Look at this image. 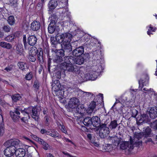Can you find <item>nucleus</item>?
I'll use <instances>...</instances> for the list:
<instances>
[{"label": "nucleus", "instance_id": "f257e3e1", "mask_svg": "<svg viewBox=\"0 0 157 157\" xmlns=\"http://www.w3.org/2000/svg\"><path fill=\"white\" fill-rule=\"evenodd\" d=\"M56 40L57 43L61 44L62 48L64 50L69 49V33H63L61 34H57L56 36Z\"/></svg>", "mask_w": 157, "mask_h": 157}, {"label": "nucleus", "instance_id": "f03ea898", "mask_svg": "<svg viewBox=\"0 0 157 157\" xmlns=\"http://www.w3.org/2000/svg\"><path fill=\"white\" fill-rule=\"evenodd\" d=\"M72 47L71 44L69 43V59L74 60L75 59V57L79 56H82L84 53V48L81 46L74 49L73 51Z\"/></svg>", "mask_w": 157, "mask_h": 157}, {"label": "nucleus", "instance_id": "7ed1b4c3", "mask_svg": "<svg viewBox=\"0 0 157 157\" xmlns=\"http://www.w3.org/2000/svg\"><path fill=\"white\" fill-rule=\"evenodd\" d=\"M25 35L23 36V41L25 49H26L28 45L27 43L30 46H33L35 45L37 43V39L35 35H29L27 38V42Z\"/></svg>", "mask_w": 157, "mask_h": 157}, {"label": "nucleus", "instance_id": "20e7f679", "mask_svg": "<svg viewBox=\"0 0 157 157\" xmlns=\"http://www.w3.org/2000/svg\"><path fill=\"white\" fill-rule=\"evenodd\" d=\"M21 144L19 140L12 139L6 141L4 143V145L6 147H12L15 150L17 148L20 147V146Z\"/></svg>", "mask_w": 157, "mask_h": 157}, {"label": "nucleus", "instance_id": "39448f33", "mask_svg": "<svg viewBox=\"0 0 157 157\" xmlns=\"http://www.w3.org/2000/svg\"><path fill=\"white\" fill-rule=\"evenodd\" d=\"M52 90L55 92L56 94H57V92L62 90V89H60L61 86L59 80H52Z\"/></svg>", "mask_w": 157, "mask_h": 157}, {"label": "nucleus", "instance_id": "423d86ee", "mask_svg": "<svg viewBox=\"0 0 157 157\" xmlns=\"http://www.w3.org/2000/svg\"><path fill=\"white\" fill-rule=\"evenodd\" d=\"M107 140L109 143L113 144L115 146H118L122 140L121 138H119L116 136L114 137L109 136Z\"/></svg>", "mask_w": 157, "mask_h": 157}, {"label": "nucleus", "instance_id": "0eeeda50", "mask_svg": "<svg viewBox=\"0 0 157 157\" xmlns=\"http://www.w3.org/2000/svg\"><path fill=\"white\" fill-rule=\"evenodd\" d=\"M64 62L60 64L61 68L64 71L65 74L68 73L69 56H65L63 58Z\"/></svg>", "mask_w": 157, "mask_h": 157}, {"label": "nucleus", "instance_id": "6e6552de", "mask_svg": "<svg viewBox=\"0 0 157 157\" xmlns=\"http://www.w3.org/2000/svg\"><path fill=\"white\" fill-rule=\"evenodd\" d=\"M31 136L33 140L38 141L39 144H42L43 145L42 147L45 150L48 149L49 147V145L47 143L44 141L43 140L39 138L33 134L31 135Z\"/></svg>", "mask_w": 157, "mask_h": 157}, {"label": "nucleus", "instance_id": "1a4fd4ad", "mask_svg": "<svg viewBox=\"0 0 157 157\" xmlns=\"http://www.w3.org/2000/svg\"><path fill=\"white\" fill-rule=\"evenodd\" d=\"M98 128L99 129V136L101 138L105 137L106 136L110 133L109 130L107 127L101 126Z\"/></svg>", "mask_w": 157, "mask_h": 157}, {"label": "nucleus", "instance_id": "9d476101", "mask_svg": "<svg viewBox=\"0 0 157 157\" xmlns=\"http://www.w3.org/2000/svg\"><path fill=\"white\" fill-rule=\"evenodd\" d=\"M136 121L138 125L142 124L143 123H149L150 119L148 115L146 113L141 114L140 118L138 119V118L136 119Z\"/></svg>", "mask_w": 157, "mask_h": 157}, {"label": "nucleus", "instance_id": "9b49d317", "mask_svg": "<svg viewBox=\"0 0 157 157\" xmlns=\"http://www.w3.org/2000/svg\"><path fill=\"white\" fill-rule=\"evenodd\" d=\"M82 56H83V57L85 58L84 60L85 59H88L90 61H91V59H95L96 58H99V55L97 54L95 52L89 53H85L83 54V55H82Z\"/></svg>", "mask_w": 157, "mask_h": 157}, {"label": "nucleus", "instance_id": "f8f14e48", "mask_svg": "<svg viewBox=\"0 0 157 157\" xmlns=\"http://www.w3.org/2000/svg\"><path fill=\"white\" fill-rule=\"evenodd\" d=\"M79 101L78 98H73L70 99L69 101V108L75 110V108L79 105Z\"/></svg>", "mask_w": 157, "mask_h": 157}, {"label": "nucleus", "instance_id": "ddd939ff", "mask_svg": "<svg viewBox=\"0 0 157 157\" xmlns=\"http://www.w3.org/2000/svg\"><path fill=\"white\" fill-rule=\"evenodd\" d=\"M92 125L98 128L101 126V122L100 118L98 116H94L92 117Z\"/></svg>", "mask_w": 157, "mask_h": 157}, {"label": "nucleus", "instance_id": "4468645a", "mask_svg": "<svg viewBox=\"0 0 157 157\" xmlns=\"http://www.w3.org/2000/svg\"><path fill=\"white\" fill-rule=\"evenodd\" d=\"M76 108V109L75 108V110L72 109L71 110H70V111L71 112L72 111V112H73V111H74L76 113H78L82 115L83 114L86 110V109L83 105H78Z\"/></svg>", "mask_w": 157, "mask_h": 157}, {"label": "nucleus", "instance_id": "2eb2a0df", "mask_svg": "<svg viewBox=\"0 0 157 157\" xmlns=\"http://www.w3.org/2000/svg\"><path fill=\"white\" fill-rule=\"evenodd\" d=\"M58 5L57 0H50L48 4L49 11H52Z\"/></svg>", "mask_w": 157, "mask_h": 157}, {"label": "nucleus", "instance_id": "dca6fc26", "mask_svg": "<svg viewBox=\"0 0 157 157\" xmlns=\"http://www.w3.org/2000/svg\"><path fill=\"white\" fill-rule=\"evenodd\" d=\"M6 147V148L4 151L5 155L8 157L13 156L15 153V150L12 147Z\"/></svg>", "mask_w": 157, "mask_h": 157}, {"label": "nucleus", "instance_id": "f3484780", "mask_svg": "<svg viewBox=\"0 0 157 157\" xmlns=\"http://www.w3.org/2000/svg\"><path fill=\"white\" fill-rule=\"evenodd\" d=\"M151 118L154 119L157 117V107H152L150 109L148 113Z\"/></svg>", "mask_w": 157, "mask_h": 157}, {"label": "nucleus", "instance_id": "a211bd4d", "mask_svg": "<svg viewBox=\"0 0 157 157\" xmlns=\"http://www.w3.org/2000/svg\"><path fill=\"white\" fill-rule=\"evenodd\" d=\"M40 24L39 21H34L31 24V29L33 31H37L40 29Z\"/></svg>", "mask_w": 157, "mask_h": 157}, {"label": "nucleus", "instance_id": "6ab92c4d", "mask_svg": "<svg viewBox=\"0 0 157 157\" xmlns=\"http://www.w3.org/2000/svg\"><path fill=\"white\" fill-rule=\"evenodd\" d=\"M15 153L17 157H24L25 155V151L23 148H17L15 150Z\"/></svg>", "mask_w": 157, "mask_h": 157}, {"label": "nucleus", "instance_id": "aec40b11", "mask_svg": "<svg viewBox=\"0 0 157 157\" xmlns=\"http://www.w3.org/2000/svg\"><path fill=\"white\" fill-rule=\"evenodd\" d=\"M84 59L83 56H81L75 58V59L71 60L73 63L81 65L83 64L84 61Z\"/></svg>", "mask_w": 157, "mask_h": 157}, {"label": "nucleus", "instance_id": "412c9836", "mask_svg": "<svg viewBox=\"0 0 157 157\" xmlns=\"http://www.w3.org/2000/svg\"><path fill=\"white\" fill-rule=\"evenodd\" d=\"M96 105V102L95 101H93L90 103L89 105L88 109L86 110L87 113L89 114L93 112Z\"/></svg>", "mask_w": 157, "mask_h": 157}, {"label": "nucleus", "instance_id": "4be33fe9", "mask_svg": "<svg viewBox=\"0 0 157 157\" xmlns=\"http://www.w3.org/2000/svg\"><path fill=\"white\" fill-rule=\"evenodd\" d=\"M38 109L36 107H33V111H32L31 115L32 117L33 118L35 121H37L39 118V116L38 111Z\"/></svg>", "mask_w": 157, "mask_h": 157}, {"label": "nucleus", "instance_id": "5701e85b", "mask_svg": "<svg viewBox=\"0 0 157 157\" xmlns=\"http://www.w3.org/2000/svg\"><path fill=\"white\" fill-rule=\"evenodd\" d=\"M118 124L116 120H111L110 123L107 127L109 129L111 130L114 129L118 126Z\"/></svg>", "mask_w": 157, "mask_h": 157}, {"label": "nucleus", "instance_id": "b1692460", "mask_svg": "<svg viewBox=\"0 0 157 157\" xmlns=\"http://www.w3.org/2000/svg\"><path fill=\"white\" fill-rule=\"evenodd\" d=\"M92 118L90 117H86L83 120L82 122L87 127H89L92 125Z\"/></svg>", "mask_w": 157, "mask_h": 157}, {"label": "nucleus", "instance_id": "393cba45", "mask_svg": "<svg viewBox=\"0 0 157 157\" xmlns=\"http://www.w3.org/2000/svg\"><path fill=\"white\" fill-rule=\"evenodd\" d=\"M55 24V21L53 22L52 21L49 24L48 28V32L50 34L53 33L56 29Z\"/></svg>", "mask_w": 157, "mask_h": 157}, {"label": "nucleus", "instance_id": "a878e982", "mask_svg": "<svg viewBox=\"0 0 157 157\" xmlns=\"http://www.w3.org/2000/svg\"><path fill=\"white\" fill-rule=\"evenodd\" d=\"M37 59L40 63H43L45 60V57L43 55V51L40 50L37 54Z\"/></svg>", "mask_w": 157, "mask_h": 157}, {"label": "nucleus", "instance_id": "bb28decb", "mask_svg": "<svg viewBox=\"0 0 157 157\" xmlns=\"http://www.w3.org/2000/svg\"><path fill=\"white\" fill-rule=\"evenodd\" d=\"M57 1L60 8H65L68 6V0H57Z\"/></svg>", "mask_w": 157, "mask_h": 157}, {"label": "nucleus", "instance_id": "cd10ccee", "mask_svg": "<svg viewBox=\"0 0 157 157\" xmlns=\"http://www.w3.org/2000/svg\"><path fill=\"white\" fill-rule=\"evenodd\" d=\"M63 49H57L53 48L52 49V51L54 52L56 56H63L64 55Z\"/></svg>", "mask_w": 157, "mask_h": 157}, {"label": "nucleus", "instance_id": "c85d7f7f", "mask_svg": "<svg viewBox=\"0 0 157 157\" xmlns=\"http://www.w3.org/2000/svg\"><path fill=\"white\" fill-rule=\"evenodd\" d=\"M47 135H49L52 137L55 138L58 136L59 134L56 132H55L53 129H48L47 133Z\"/></svg>", "mask_w": 157, "mask_h": 157}, {"label": "nucleus", "instance_id": "c756f323", "mask_svg": "<svg viewBox=\"0 0 157 157\" xmlns=\"http://www.w3.org/2000/svg\"><path fill=\"white\" fill-rule=\"evenodd\" d=\"M11 97L13 103L17 102L18 101L20 100L21 98V96L19 94H13L12 95Z\"/></svg>", "mask_w": 157, "mask_h": 157}, {"label": "nucleus", "instance_id": "7c9ffc66", "mask_svg": "<svg viewBox=\"0 0 157 157\" xmlns=\"http://www.w3.org/2000/svg\"><path fill=\"white\" fill-rule=\"evenodd\" d=\"M0 46L7 49H10L12 47L10 44L4 41L0 42Z\"/></svg>", "mask_w": 157, "mask_h": 157}, {"label": "nucleus", "instance_id": "2f4dec72", "mask_svg": "<svg viewBox=\"0 0 157 157\" xmlns=\"http://www.w3.org/2000/svg\"><path fill=\"white\" fill-rule=\"evenodd\" d=\"M15 50L17 54L20 56L23 54V49L21 45L19 44L17 45Z\"/></svg>", "mask_w": 157, "mask_h": 157}, {"label": "nucleus", "instance_id": "473e14b6", "mask_svg": "<svg viewBox=\"0 0 157 157\" xmlns=\"http://www.w3.org/2000/svg\"><path fill=\"white\" fill-rule=\"evenodd\" d=\"M10 115L14 122H16L20 118V115L14 113L13 112V111H10Z\"/></svg>", "mask_w": 157, "mask_h": 157}, {"label": "nucleus", "instance_id": "72a5a7b5", "mask_svg": "<svg viewBox=\"0 0 157 157\" xmlns=\"http://www.w3.org/2000/svg\"><path fill=\"white\" fill-rule=\"evenodd\" d=\"M100 55H99V58H96L95 59H91V60L92 63L91 65H92V67H93L96 65L99 64V63L100 62Z\"/></svg>", "mask_w": 157, "mask_h": 157}, {"label": "nucleus", "instance_id": "f704fd0d", "mask_svg": "<svg viewBox=\"0 0 157 157\" xmlns=\"http://www.w3.org/2000/svg\"><path fill=\"white\" fill-rule=\"evenodd\" d=\"M23 111V109L21 106H16L15 108L14 111H13V112L14 113L20 115V112L22 113H24V112Z\"/></svg>", "mask_w": 157, "mask_h": 157}, {"label": "nucleus", "instance_id": "c9c22d12", "mask_svg": "<svg viewBox=\"0 0 157 157\" xmlns=\"http://www.w3.org/2000/svg\"><path fill=\"white\" fill-rule=\"evenodd\" d=\"M33 107L30 106L27 108H24L23 109L24 112V113L23 114L24 115L25 114H26L29 116V114H31L32 111H33Z\"/></svg>", "mask_w": 157, "mask_h": 157}, {"label": "nucleus", "instance_id": "e433bc0d", "mask_svg": "<svg viewBox=\"0 0 157 157\" xmlns=\"http://www.w3.org/2000/svg\"><path fill=\"white\" fill-rule=\"evenodd\" d=\"M93 71L97 73L101 72L102 70V67L101 65L98 64L92 67Z\"/></svg>", "mask_w": 157, "mask_h": 157}, {"label": "nucleus", "instance_id": "4c0bfd02", "mask_svg": "<svg viewBox=\"0 0 157 157\" xmlns=\"http://www.w3.org/2000/svg\"><path fill=\"white\" fill-rule=\"evenodd\" d=\"M31 50L29 53V55L33 56H36V54L38 53V50L36 48L32 47L31 48Z\"/></svg>", "mask_w": 157, "mask_h": 157}, {"label": "nucleus", "instance_id": "58836bf2", "mask_svg": "<svg viewBox=\"0 0 157 157\" xmlns=\"http://www.w3.org/2000/svg\"><path fill=\"white\" fill-rule=\"evenodd\" d=\"M84 80L87 81L88 80H94V78H93L92 74L87 73L84 75Z\"/></svg>", "mask_w": 157, "mask_h": 157}, {"label": "nucleus", "instance_id": "ea45409f", "mask_svg": "<svg viewBox=\"0 0 157 157\" xmlns=\"http://www.w3.org/2000/svg\"><path fill=\"white\" fill-rule=\"evenodd\" d=\"M8 23L10 25H13L15 23L14 17L13 16H9L7 20Z\"/></svg>", "mask_w": 157, "mask_h": 157}, {"label": "nucleus", "instance_id": "a19ab883", "mask_svg": "<svg viewBox=\"0 0 157 157\" xmlns=\"http://www.w3.org/2000/svg\"><path fill=\"white\" fill-rule=\"evenodd\" d=\"M128 142L123 141L121 140V142L119 144H120V147L121 149L123 150L127 149V147H128Z\"/></svg>", "mask_w": 157, "mask_h": 157}, {"label": "nucleus", "instance_id": "79ce46f5", "mask_svg": "<svg viewBox=\"0 0 157 157\" xmlns=\"http://www.w3.org/2000/svg\"><path fill=\"white\" fill-rule=\"evenodd\" d=\"M144 130H143L144 131L143 132V133L145 135V137L148 136L151 133V128L149 127H147V128H144Z\"/></svg>", "mask_w": 157, "mask_h": 157}, {"label": "nucleus", "instance_id": "37998d69", "mask_svg": "<svg viewBox=\"0 0 157 157\" xmlns=\"http://www.w3.org/2000/svg\"><path fill=\"white\" fill-rule=\"evenodd\" d=\"M26 63L25 62H19L17 63V66L22 71L25 70V65Z\"/></svg>", "mask_w": 157, "mask_h": 157}, {"label": "nucleus", "instance_id": "c03bdc74", "mask_svg": "<svg viewBox=\"0 0 157 157\" xmlns=\"http://www.w3.org/2000/svg\"><path fill=\"white\" fill-rule=\"evenodd\" d=\"M5 2L7 4L13 6L17 4V0H6Z\"/></svg>", "mask_w": 157, "mask_h": 157}, {"label": "nucleus", "instance_id": "a18cd8bd", "mask_svg": "<svg viewBox=\"0 0 157 157\" xmlns=\"http://www.w3.org/2000/svg\"><path fill=\"white\" fill-rule=\"evenodd\" d=\"M15 38V36L14 35L11 34L8 35L6 37L4 40L9 42H12L13 41L14 39Z\"/></svg>", "mask_w": 157, "mask_h": 157}, {"label": "nucleus", "instance_id": "49530a36", "mask_svg": "<svg viewBox=\"0 0 157 157\" xmlns=\"http://www.w3.org/2000/svg\"><path fill=\"white\" fill-rule=\"evenodd\" d=\"M2 29L3 31L6 33L10 32L11 30V27L8 25H4Z\"/></svg>", "mask_w": 157, "mask_h": 157}, {"label": "nucleus", "instance_id": "de8ad7c7", "mask_svg": "<svg viewBox=\"0 0 157 157\" xmlns=\"http://www.w3.org/2000/svg\"><path fill=\"white\" fill-rule=\"evenodd\" d=\"M134 142L130 138V143L128 142V146L127 147L128 150L129 151H131L134 148L133 144Z\"/></svg>", "mask_w": 157, "mask_h": 157}, {"label": "nucleus", "instance_id": "09e8293b", "mask_svg": "<svg viewBox=\"0 0 157 157\" xmlns=\"http://www.w3.org/2000/svg\"><path fill=\"white\" fill-rule=\"evenodd\" d=\"M61 78V72L57 71L55 73V75L52 78V80H59Z\"/></svg>", "mask_w": 157, "mask_h": 157}, {"label": "nucleus", "instance_id": "8fccbe9b", "mask_svg": "<svg viewBox=\"0 0 157 157\" xmlns=\"http://www.w3.org/2000/svg\"><path fill=\"white\" fill-rule=\"evenodd\" d=\"M144 134L143 132L142 133H137L136 134H135V138L134 139V141L135 140H136V139H138L139 140L140 138H141L144 135Z\"/></svg>", "mask_w": 157, "mask_h": 157}, {"label": "nucleus", "instance_id": "3c124183", "mask_svg": "<svg viewBox=\"0 0 157 157\" xmlns=\"http://www.w3.org/2000/svg\"><path fill=\"white\" fill-rule=\"evenodd\" d=\"M150 126L155 131H157V119L152 123H151Z\"/></svg>", "mask_w": 157, "mask_h": 157}, {"label": "nucleus", "instance_id": "603ef678", "mask_svg": "<svg viewBox=\"0 0 157 157\" xmlns=\"http://www.w3.org/2000/svg\"><path fill=\"white\" fill-rule=\"evenodd\" d=\"M53 61L55 62L56 63H59L63 61L62 56H56Z\"/></svg>", "mask_w": 157, "mask_h": 157}, {"label": "nucleus", "instance_id": "864d4df0", "mask_svg": "<svg viewBox=\"0 0 157 157\" xmlns=\"http://www.w3.org/2000/svg\"><path fill=\"white\" fill-rule=\"evenodd\" d=\"M64 9L62 11V13L64 16H67L68 17L69 16V12L68 7H65L64 8Z\"/></svg>", "mask_w": 157, "mask_h": 157}, {"label": "nucleus", "instance_id": "5fc2aeb1", "mask_svg": "<svg viewBox=\"0 0 157 157\" xmlns=\"http://www.w3.org/2000/svg\"><path fill=\"white\" fill-rule=\"evenodd\" d=\"M33 76L32 72H30L25 75V78L27 80H30L32 78Z\"/></svg>", "mask_w": 157, "mask_h": 157}, {"label": "nucleus", "instance_id": "6e6d98bb", "mask_svg": "<svg viewBox=\"0 0 157 157\" xmlns=\"http://www.w3.org/2000/svg\"><path fill=\"white\" fill-rule=\"evenodd\" d=\"M44 121L45 125L46 126H48L50 124L49 118L47 115L44 117Z\"/></svg>", "mask_w": 157, "mask_h": 157}, {"label": "nucleus", "instance_id": "4d7b16f0", "mask_svg": "<svg viewBox=\"0 0 157 157\" xmlns=\"http://www.w3.org/2000/svg\"><path fill=\"white\" fill-rule=\"evenodd\" d=\"M21 25L23 28L24 29H27L29 27V23L26 21H23L21 23Z\"/></svg>", "mask_w": 157, "mask_h": 157}, {"label": "nucleus", "instance_id": "13d9d810", "mask_svg": "<svg viewBox=\"0 0 157 157\" xmlns=\"http://www.w3.org/2000/svg\"><path fill=\"white\" fill-rule=\"evenodd\" d=\"M71 60H69V71H76V70H75V68L73 66V65L72 64Z\"/></svg>", "mask_w": 157, "mask_h": 157}, {"label": "nucleus", "instance_id": "bf43d9fd", "mask_svg": "<svg viewBox=\"0 0 157 157\" xmlns=\"http://www.w3.org/2000/svg\"><path fill=\"white\" fill-rule=\"evenodd\" d=\"M40 86V82H39L37 80H36L35 81L33 87L37 90H38Z\"/></svg>", "mask_w": 157, "mask_h": 157}, {"label": "nucleus", "instance_id": "052dcab7", "mask_svg": "<svg viewBox=\"0 0 157 157\" xmlns=\"http://www.w3.org/2000/svg\"><path fill=\"white\" fill-rule=\"evenodd\" d=\"M63 94L65 96H68L69 94V91H68V88L65 87V86H63Z\"/></svg>", "mask_w": 157, "mask_h": 157}, {"label": "nucleus", "instance_id": "680f3d73", "mask_svg": "<svg viewBox=\"0 0 157 157\" xmlns=\"http://www.w3.org/2000/svg\"><path fill=\"white\" fill-rule=\"evenodd\" d=\"M36 56L29 55L28 59L30 61L34 62L36 60Z\"/></svg>", "mask_w": 157, "mask_h": 157}, {"label": "nucleus", "instance_id": "e2e57ef3", "mask_svg": "<svg viewBox=\"0 0 157 157\" xmlns=\"http://www.w3.org/2000/svg\"><path fill=\"white\" fill-rule=\"evenodd\" d=\"M110 120L109 119H108L107 120L106 119L105 121H104V123L102 122L103 121L102 120L101 122V126H105L107 127V124L109 123L110 121Z\"/></svg>", "mask_w": 157, "mask_h": 157}, {"label": "nucleus", "instance_id": "0e129e2a", "mask_svg": "<svg viewBox=\"0 0 157 157\" xmlns=\"http://www.w3.org/2000/svg\"><path fill=\"white\" fill-rule=\"evenodd\" d=\"M138 113V111L136 109H133L132 112V116L133 117H135Z\"/></svg>", "mask_w": 157, "mask_h": 157}, {"label": "nucleus", "instance_id": "69168bd1", "mask_svg": "<svg viewBox=\"0 0 157 157\" xmlns=\"http://www.w3.org/2000/svg\"><path fill=\"white\" fill-rule=\"evenodd\" d=\"M50 40L52 43L53 44L55 45L57 43V42H56V38H55L54 37H51L50 38Z\"/></svg>", "mask_w": 157, "mask_h": 157}, {"label": "nucleus", "instance_id": "338daca9", "mask_svg": "<svg viewBox=\"0 0 157 157\" xmlns=\"http://www.w3.org/2000/svg\"><path fill=\"white\" fill-rule=\"evenodd\" d=\"M13 66L12 65H10V66H8L4 69V70L9 72L11 71L13 69Z\"/></svg>", "mask_w": 157, "mask_h": 157}, {"label": "nucleus", "instance_id": "774afa93", "mask_svg": "<svg viewBox=\"0 0 157 157\" xmlns=\"http://www.w3.org/2000/svg\"><path fill=\"white\" fill-rule=\"evenodd\" d=\"M144 80H143L140 79L139 81V87H141L142 88L144 86Z\"/></svg>", "mask_w": 157, "mask_h": 157}]
</instances>
